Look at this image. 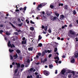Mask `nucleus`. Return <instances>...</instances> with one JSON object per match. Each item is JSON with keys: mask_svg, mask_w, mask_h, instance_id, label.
I'll list each match as a JSON object with an SVG mask.
<instances>
[{"mask_svg": "<svg viewBox=\"0 0 78 78\" xmlns=\"http://www.w3.org/2000/svg\"><path fill=\"white\" fill-rule=\"evenodd\" d=\"M76 34L75 32L74 31H72V30H69V33H68V36L70 37H73V35Z\"/></svg>", "mask_w": 78, "mask_h": 78, "instance_id": "nucleus-1", "label": "nucleus"}, {"mask_svg": "<svg viewBox=\"0 0 78 78\" xmlns=\"http://www.w3.org/2000/svg\"><path fill=\"white\" fill-rule=\"evenodd\" d=\"M19 9L20 11L22 10L23 12V13H25V12L26 9H27V7H26V6L24 7L23 8H20Z\"/></svg>", "mask_w": 78, "mask_h": 78, "instance_id": "nucleus-2", "label": "nucleus"}, {"mask_svg": "<svg viewBox=\"0 0 78 78\" xmlns=\"http://www.w3.org/2000/svg\"><path fill=\"white\" fill-rule=\"evenodd\" d=\"M51 20H52V21H54L55 20H57V17L56 16H52L50 18Z\"/></svg>", "mask_w": 78, "mask_h": 78, "instance_id": "nucleus-3", "label": "nucleus"}, {"mask_svg": "<svg viewBox=\"0 0 78 78\" xmlns=\"http://www.w3.org/2000/svg\"><path fill=\"white\" fill-rule=\"evenodd\" d=\"M44 74L46 76H48L49 75V73L48 71L44 70Z\"/></svg>", "mask_w": 78, "mask_h": 78, "instance_id": "nucleus-4", "label": "nucleus"}, {"mask_svg": "<svg viewBox=\"0 0 78 78\" xmlns=\"http://www.w3.org/2000/svg\"><path fill=\"white\" fill-rule=\"evenodd\" d=\"M42 7V5L40 4L38 5V7L37 8V9L38 11H40V8H41Z\"/></svg>", "mask_w": 78, "mask_h": 78, "instance_id": "nucleus-5", "label": "nucleus"}, {"mask_svg": "<svg viewBox=\"0 0 78 78\" xmlns=\"http://www.w3.org/2000/svg\"><path fill=\"white\" fill-rule=\"evenodd\" d=\"M15 64L16 65V68H17V69H19V68L20 67V63L16 62Z\"/></svg>", "mask_w": 78, "mask_h": 78, "instance_id": "nucleus-6", "label": "nucleus"}, {"mask_svg": "<svg viewBox=\"0 0 78 78\" xmlns=\"http://www.w3.org/2000/svg\"><path fill=\"white\" fill-rule=\"evenodd\" d=\"M8 47H10L11 48H12V45L11 44V42L10 41H9V42L8 43Z\"/></svg>", "mask_w": 78, "mask_h": 78, "instance_id": "nucleus-7", "label": "nucleus"}, {"mask_svg": "<svg viewBox=\"0 0 78 78\" xmlns=\"http://www.w3.org/2000/svg\"><path fill=\"white\" fill-rule=\"evenodd\" d=\"M67 73H71L73 74V76H74L75 75V72H74V71H73L71 72V71L69 70L67 72Z\"/></svg>", "mask_w": 78, "mask_h": 78, "instance_id": "nucleus-8", "label": "nucleus"}, {"mask_svg": "<svg viewBox=\"0 0 78 78\" xmlns=\"http://www.w3.org/2000/svg\"><path fill=\"white\" fill-rule=\"evenodd\" d=\"M64 18V16L63 15H62L60 16V18L59 19L60 20H63V19Z\"/></svg>", "mask_w": 78, "mask_h": 78, "instance_id": "nucleus-9", "label": "nucleus"}, {"mask_svg": "<svg viewBox=\"0 0 78 78\" xmlns=\"http://www.w3.org/2000/svg\"><path fill=\"white\" fill-rule=\"evenodd\" d=\"M26 43H27L26 40L23 41L21 42V44L22 45H23V44H26Z\"/></svg>", "mask_w": 78, "mask_h": 78, "instance_id": "nucleus-10", "label": "nucleus"}, {"mask_svg": "<svg viewBox=\"0 0 78 78\" xmlns=\"http://www.w3.org/2000/svg\"><path fill=\"white\" fill-rule=\"evenodd\" d=\"M42 37H41V35H39L38 36V41L39 42V41L41 39H42Z\"/></svg>", "mask_w": 78, "mask_h": 78, "instance_id": "nucleus-11", "label": "nucleus"}, {"mask_svg": "<svg viewBox=\"0 0 78 78\" xmlns=\"http://www.w3.org/2000/svg\"><path fill=\"white\" fill-rule=\"evenodd\" d=\"M61 72L62 75H64V73H65L66 72V70L63 69L62 70Z\"/></svg>", "mask_w": 78, "mask_h": 78, "instance_id": "nucleus-12", "label": "nucleus"}, {"mask_svg": "<svg viewBox=\"0 0 78 78\" xmlns=\"http://www.w3.org/2000/svg\"><path fill=\"white\" fill-rule=\"evenodd\" d=\"M13 57H15V58H14L15 59H17V57H18V55H17V53H16L15 55H14L13 56Z\"/></svg>", "mask_w": 78, "mask_h": 78, "instance_id": "nucleus-13", "label": "nucleus"}, {"mask_svg": "<svg viewBox=\"0 0 78 78\" xmlns=\"http://www.w3.org/2000/svg\"><path fill=\"white\" fill-rule=\"evenodd\" d=\"M9 24L10 25H11L12 26V27H13V28H15V29H16V27H15V26H14V25H13V24H12V23H11V22L9 23Z\"/></svg>", "mask_w": 78, "mask_h": 78, "instance_id": "nucleus-14", "label": "nucleus"}, {"mask_svg": "<svg viewBox=\"0 0 78 78\" xmlns=\"http://www.w3.org/2000/svg\"><path fill=\"white\" fill-rule=\"evenodd\" d=\"M33 48H28V50L29 51H33Z\"/></svg>", "mask_w": 78, "mask_h": 78, "instance_id": "nucleus-15", "label": "nucleus"}, {"mask_svg": "<svg viewBox=\"0 0 78 78\" xmlns=\"http://www.w3.org/2000/svg\"><path fill=\"white\" fill-rule=\"evenodd\" d=\"M71 63H74L75 62V59L73 58L72 59H71Z\"/></svg>", "mask_w": 78, "mask_h": 78, "instance_id": "nucleus-16", "label": "nucleus"}, {"mask_svg": "<svg viewBox=\"0 0 78 78\" xmlns=\"http://www.w3.org/2000/svg\"><path fill=\"white\" fill-rule=\"evenodd\" d=\"M16 52L18 53V54H19L20 53V50L17 49L16 51Z\"/></svg>", "mask_w": 78, "mask_h": 78, "instance_id": "nucleus-17", "label": "nucleus"}, {"mask_svg": "<svg viewBox=\"0 0 78 78\" xmlns=\"http://www.w3.org/2000/svg\"><path fill=\"white\" fill-rule=\"evenodd\" d=\"M47 28H48V26H45V27L44 28V30L45 31H47Z\"/></svg>", "mask_w": 78, "mask_h": 78, "instance_id": "nucleus-18", "label": "nucleus"}, {"mask_svg": "<svg viewBox=\"0 0 78 78\" xmlns=\"http://www.w3.org/2000/svg\"><path fill=\"white\" fill-rule=\"evenodd\" d=\"M38 46L39 47H41L42 46V43H39L38 44Z\"/></svg>", "mask_w": 78, "mask_h": 78, "instance_id": "nucleus-19", "label": "nucleus"}, {"mask_svg": "<svg viewBox=\"0 0 78 78\" xmlns=\"http://www.w3.org/2000/svg\"><path fill=\"white\" fill-rule=\"evenodd\" d=\"M9 51L10 53H12V52L14 51V50H13V49H9Z\"/></svg>", "mask_w": 78, "mask_h": 78, "instance_id": "nucleus-20", "label": "nucleus"}, {"mask_svg": "<svg viewBox=\"0 0 78 78\" xmlns=\"http://www.w3.org/2000/svg\"><path fill=\"white\" fill-rule=\"evenodd\" d=\"M22 25H23V23H21L18 24V25L19 26V27H22Z\"/></svg>", "mask_w": 78, "mask_h": 78, "instance_id": "nucleus-21", "label": "nucleus"}, {"mask_svg": "<svg viewBox=\"0 0 78 78\" xmlns=\"http://www.w3.org/2000/svg\"><path fill=\"white\" fill-rule=\"evenodd\" d=\"M45 52L44 51H43L42 52V55H41V56H44L45 55Z\"/></svg>", "mask_w": 78, "mask_h": 78, "instance_id": "nucleus-22", "label": "nucleus"}, {"mask_svg": "<svg viewBox=\"0 0 78 78\" xmlns=\"http://www.w3.org/2000/svg\"><path fill=\"white\" fill-rule=\"evenodd\" d=\"M47 14L48 16H50L51 15V14L49 12H47Z\"/></svg>", "mask_w": 78, "mask_h": 78, "instance_id": "nucleus-23", "label": "nucleus"}, {"mask_svg": "<svg viewBox=\"0 0 78 78\" xmlns=\"http://www.w3.org/2000/svg\"><path fill=\"white\" fill-rule=\"evenodd\" d=\"M18 68H16L15 69V73H17V71H18Z\"/></svg>", "mask_w": 78, "mask_h": 78, "instance_id": "nucleus-24", "label": "nucleus"}, {"mask_svg": "<svg viewBox=\"0 0 78 78\" xmlns=\"http://www.w3.org/2000/svg\"><path fill=\"white\" fill-rule=\"evenodd\" d=\"M64 9H68V7H67V5H66L64 6Z\"/></svg>", "mask_w": 78, "mask_h": 78, "instance_id": "nucleus-25", "label": "nucleus"}, {"mask_svg": "<svg viewBox=\"0 0 78 78\" xmlns=\"http://www.w3.org/2000/svg\"><path fill=\"white\" fill-rule=\"evenodd\" d=\"M48 32L49 33H51V29L49 28L48 30Z\"/></svg>", "mask_w": 78, "mask_h": 78, "instance_id": "nucleus-26", "label": "nucleus"}, {"mask_svg": "<svg viewBox=\"0 0 78 78\" xmlns=\"http://www.w3.org/2000/svg\"><path fill=\"white\" fill-rule=\"evenodd\" d=\"M50 7L51 9H53V8H54V6L52 5H50Z\"/></svg>", "mask_w": 78, "mask_h": 78, "instance_id": "nucleus-27", "label": "nucleus"}, {"mask_svg": "<svg viewBox=\"0 0 78 78\" xmlns=\"http://www.w3.org/2000/svg\"><path fill=\"white\" fill-rule=\"evenodd\" d=\"M49 67L50 69H51L52 67H53V66L52 65H49Z\"/></svg>", "mask_w": 78, "mask_h": 78, "instance_id": "nucleus-28", "label": "nucleus"}, {"mask_svg": "<svg viewBox=\"0 0 78 78\" xmlns=\"http://www.w3.org/2000/svg\"><path fill=\"white\" fill-rule=\"evenodd\" d=\"M47 61V58H45L44 60L43 61V63H44L45 62H46Z\"/></svg>", "mask_w": 78, "mask_h": 78, "instance_id": "nucleus-29", "label": "nucleus"}, {"mask_svg": "<svg viewBox=\"0 0 78 78\" xmlns=\"http://www.w3.org/2000/svg\"><path fill=\"white\" fill-rule=\"evenodd\" d=\"M30 29L31 31H33L34 30V28L33 27H31L30 28Z\"/></svg>", "mask_w": 78, "mask_h": 78, "instance_id": "nucleus-30", "label": "nucleus"}, {"mask_svg": "<svg viewBox=\"0 0 78 78\" xmlns=\"http://www.w3.org/2000/svg\"><path fill=\"white\" fill-rule=\"evenodd\" d=\"M55 15H56V16L57 17H59V13H56L55 14Z\"/></svg>", "mask_w": 78, "mask_h": 78, "instance_id": "nucleus-31", "label": "nucleus"}, {"mask_svg": "<svg viewBox=\"0 0 78 78\" xmlns=\"http://www.w3.org/2000/svg\"><path fill=\"white\" fill-rule=\"evenodd\" d=\"M25 67V65L23 64H22L21 65L20 67L21 68H23Z\"/></svg>", "mask_w": 78, "mask_h": 78, "instance_id": "nucleus-32", "label": "nucleus"}, {"mask_svg": "<svg viewBox=\"0 0 78 78\" xmlns=\"http://www.w3.org/2000/svg\"><path fill=\"white\" fill-rule=\"evenodd\" d=\"M57 50H58V48H55L54 49V52H56V51H57Z\"/></svg>", "mask_w": 78, "mask_h": 78, "instance_id": "nucleus-33", "label": "nucleus"}, {"mask_svg": "<svg viewBox=\"0 0 78 78\" xmlns=\"http://www.w3.org/2000/svg\"><path fill=\"white\" fill-rule=\"evenodd\" d=\"M73 14H74V15H75V14H76V11L75 10H73Z\"/></svg>", "mask_w": 78, "mask_h": 78, "instance_id": "nucleus-34", "label": "nucleus"}, {"mask_svg": "<svg viewBox=\"0 0 78 78\" xmlns=\"http://www.w3.org/2000/svg\"><path fill=\"white\" fill-rule=\"evenodd\" d=\"M63 4L62 3H59L58 4V6H63Z\"/></svg>", "mask_w": 78, "mask_h": 78, "instance_id": "nucleus-35", "label": "nucleus"}, {"mask_svg": "<svg viewBox=\"0 0 78 78\" xmlns=\"http://www.w3.org/2000/svg\"><path fill=\"white\" fill-rule=\"evenodd\" d=\"M26 22L27 23V24H29V23H30V21H28L27 19L26 20Z\"/></svg>", "mask_w": 78, "mask_h": 78, "instance_id": "nucleus-36", "label": "nucleus"}, {"mask_svg": "<svg viewBox=\"0 0 78 78\" xmlns=\"http://www.w3.org/2000/svg\"><path fill=\"white\" fill-rule=\"evenodd\" d=\"M30 23H32V24H34V23H34V22H33V21H32V20L30 21Z\"/></svg>", "mask_w": 78, "mask_h": 78, "instance_id": "nucleus-37", "label": "nucleus"}, {"mask_svg": "<svg viewBox=\"0 0 78 78\" xmlns=\"http://www.w3.org/2000/svg\"><path fill=\"white\" fill-rule=\"evenodd\" d=\"M8 36L10 34V33H8V32H6L5 33Z\"/></svg>", "mask_w": 78, "mask_h": 78, "instance_id": "nucleus-38", "label": "nucleus"}, {"mask_svg": "<svg viewBox=\"0 0 78 78\" xmlns=\"http://www.w3.org/2000/svg\"><path fill=\"white\" fill-rule=\"evenodd\" d=\"M37 55H38L39 56H41V53H38Z\"/></svg>", "mask_w": 78, "mask_h": 78, "instance_id": "nucleus-39", "label": "nucleus"}, {"mask_svg": "<svg viewBox=\"0 0 78 78\" xmlns=\"http://www.w3.org/2000/svg\"><path fill=\"white\" fill-rule=\"evenodd\" d=\"M30 62V59H28L27 61V63H29Z\"/></svg>", "mask_w": 78, "mask_h": 78, "instance_id": "nucleus-40", "label": "nucleus"}, {"mask_svg": "<svg viewBox=\"0 0 78 78\" xmlns=\"http://www.w3.org/2000/svg\"><path fill=\"white\" fill-rule=\"evenodd\" d=\"M14 34H16V35H19V33L17 32H15Z\"/></svg>", "mask_w": 78, "mask_h": 78, "instance_id": "nucleus-41", "label": "nucleus"}, {"mask_svg": "<svg viewBox=\"0 0 78 78\" xmlns=\"http://www.w3.org/2000/svg\"><path fill=\"white\" fill-rule=\"evenodd\" d=\"M2 33H3V31L2 30H0V34H2Z\"/></svg>", "mask_w": 78, "mask_h": 78, "instance_id": "nucleus-42", "label": "nucleus"}, {"mask_svg": "<svg viewBox=\"0 0 78 78\" xmlns=\"http://www.w3.org/2000/svg\"><path fill=\"white\" fill-rule=\"evenodd\" d=\"M52 56V55L51 54H49L48 55V58H50L51 57V56Z\"/></svg>", "mask_w": 78, "mask_h": 78, "instance_id": "nucleus-43", "label": "nucleus"}, {"mask_svg": "<svg viewBox=\"0 0 78 78\" xmlns=\"http://www.w3.org/2000/svg\"><path fill=\"white\" fill-rule=\"evenodd\" d=\"M16 31L19 33V32H20L21 31V30H18L16 29Z\"/></svg>", "mask_w": 78, "mask_h": 78, "instance_id": "nucleus-44", "label": "nucleus"}, {"mask_svg": "<svg viewBox=\"0 0 78 78\" xmlns=\"http://www.w3.org/2000/svg\"><path fill=\"white\" fill-rule=\"evenodd\" d=\"M10 59H13V57H12V55L10 56Z\"/></svg>", "mask_w": 78, "mask_h": 78, "instance_id": "nucleus-45", "label": "nucleus"}, {"mask_svg": "<svg viewBox=\"0 0 78 78\" xmlns=\"http://www.w3.org/2000/svg\"><path fill=\"white\" fill-rule=\"evenodd\" d=\"M42 6L43 7V6H45V3H43V4H42Z\"/></svg>", "mask_w": 78, "mask_h": 78, "instance_id": "nucleus-46", "label": "nucleus"}, {"mask_svg": "<svg viewBox=\"0 0 78 78\" xmlns=\"http://www.w3.org/2000/svg\"><path fill=\"white\" fill-rule=\"evenodd\" d=\"M18 20L19 22H21V21H20V18L18 19Z\"/></svg>", "mask_w": 78, "mask_h": 78, "instance_id": "nucleus-47", "label": "nucleus"}, {"mask_svg": "<svg viewBox=\"0 0 78 78\" xmlns=\"http://www.w3.org/2000/svg\"><path fill=\"white\" fill-rule=\"evenodd\" d=\"M55 74H57V73H58V70H55Z\"/></svg>", "mask_w": 78, "mask_h": 78, "instance_id": "nucleus-48", "label": "nucleus"}, {"mask_svg": "<svg viewBox=\"0 0 78 78\" xmlns=\"http://www.w3.org/2000/svg\"><path fill=\"white\" fill-rule=\"evenodd\" d=\"M4 39L5 40V41H7V38L6 37H4Z\"/></svg>", "mask_w": 78, "mask_h": 78, "instance_id": "nucleus-49", "label": "nucleus"}, {"mask_svg": "<svg viewBox=\"0 0 78 78\" xmlns=\"http://www.w3.org/2000/svg\"><path fill=\"white\" fill-rule=\"evenodd\" d=\"M41 28L42 29H44V28H45V27L44 26H42L41 27Z\"/></svg>", "mask_w": 78, "mask_h": 78, "instance_id": "nucleus-50", "label": "nucleus"}, {"mask_svg": "<svg viewBox=\"0 0 78 78\" xmlns=\"http://www.w3.org/2000/svg\"><path fill=\"white\" fill-rule=\"evenodd\" d=\"M55 62L56 64H58V60H55Z\"/></svg>", "mask_w": 78, "mask_h": 78, "instance_id": "nucleus-51", "label": "nucleus"}, {"mask_svg": "<svg viewBox=\"0 0 78 78\" xmlns=\"http://www.w3.org/2000/svg\"><path fill=\"white\" fill-rule=\"evenodd\" d=\"M33 70V68H31L30 69V71H32Z\"/></svg>", "mask_w": 78, "mask_h": 78, "instance_id": "nucleus-52", "label": "nucleus"}, {"mask_svg": "<svg viewBox=\"0 0 78 78\" xmlns=\"http://www.w3.org/2000/svg\"><path fill=\"white\" fill-rule=\"evenodd\" d=\"M16 12H19V10L18 9H16Z\"/></svg>", "mask_w": 78, "mask_h": 78, "instance_id": "nucleus-53", "label": "nucleus"}, {"mask_svg": "<svg viewBox=\"0 0 78 78\" xmlns=\"http://www.w3.org/2000/svg\"><path fill=\"white\" fill-rule=\"evenodd\" d=\"M58 56H57L56 57H55L54 58V59H56L58 58Z\"/></svg>", "mask_w": 78, "mask_h": 78, "instance_id": "nucleus-54", "label": "nucleus"}, {"mask_svg": "<svg viewBox=\"0 0 78 78\" xmlns=\"http://www.w3.org/2000/svg\"><path fill=\"white\" fill-rule=\"evenodd\" d=\"M57 39H58V40H60V39H61V38H60V37H58L57 38Z\"/></svg>", "mask_w": 78, "mask_h": 78, "instance_id": "nucleus-55", "label": "nucleus"}, {"mask_svg": "<svg viewBox=\"0 0 78 78\" xmlns=\"http://www.w3.org/2000/svg\"><path fill=\"white\" fill-rule=\"evenodd\" d=\"M19 58L20 59V60H22V57L21 56H20Z\"/></svg>", "mask_w": 78, "mask_h": 78, "instance_id": "nucleus-56", "label": "nucleus"}, {"mask_svg": "<svg viewBox=\"0 0 78 78\" xmlns=\"http://www.w3.org/2000/svg\"><path fill=\"white\" fill-rule=\"evenodd\" d=\"M37 78H39V75H38L37 76H36Z\"/></svg>", "mask_w": 78, "mask_h": 78, "instance_id": "nucleus-57", "label": "nucleus"}, {"mask_svg": "<svg viewBox=\"0 0 78 78\" xmlns=\"http://www.w3.org/2000/svg\"><path fill=\"white\" fill-rule=\"evenodd\" d=\"M22 40H23V41H25V37H23L22 38Z\"/></svg>", "mask_w": 78, "mask_h": 78, "instance_id": "nucleus-58", "label": "nucleus"}, {"mask_svg": "<svg viewBox=\"0 0 78 78\" xmlns=\"http://www.w3.org/2000/svg\"><path fill=\"white\" fill-rule=\"evenodd\" d=\"M62 58H66V56H65V55H63L62 56Z\"/></svg>", "mask_w": 78, "mask_h": 78, "instance_id": "nucleus-59", "label": "nucleus"}, {"mask_svg": "<svg viewBox=\"0 0 78 78\" xmlns=\"http://www.w3.org/2000/svg\"><path fill=\"white\" fill-rule=\"evenodd\" d=\"M41 63H43V61H42V58H41Z\"/></svg>", "mask_w": 78, "mask_h": 78, "instance_id": "nucleus-60", "label": "nucleus"}, {"mask_svg": "<svg viewBox=\"0 0 78 78\" xmlns=\"http://www.w3.org/2000/svg\"><path fill=\"white\" fill-rule=\"evenodd\" d=\"M12 64L13 66H14V65H15V63L14 62H12Z\"/></svg>", "mask_w": 78, "mask_h": 78, "instance_id": "nucleus-61", "label": "nucleus"}, {"mask_svg": "<svg viewBox=\"0 0 78 78\" xmlns=\"http://www.w3.org/2000/svg\"><path fill=\"white\" fill-rule=\"evenodd\" d=\"M42 33H43V34H46V32L43 31V32H42Z\"/></svg>", "mask_w": 78, "mask_h": 78, "instance_id": "nucleus-62", "label": "nucleus"}, {"mask_svg": "<svg viewBox=\"0 0 78 78\" xmlns=\"http://www.w3.org/2000/svg\"><path fill=\"white\" fill-rule=\"evenodd\" d=\"M71 76L70 75H69V76H68V78H71Z\"/></svg>", "mask_w": 78, "mask_h": 78, "instance_id": "nucleus-63", "label": "nucleus"}, {"mask_svg": "<svg viewBox=\"0 0 78 78\" xmlns=\"http://www.w3.org/2000/svg\"><path fill=\"white\" fill-rule=\"evenodd\" d=\"M10 68H12V65H11L10 66Z\"/></svg>", "mask_w": 78, "mask_h": 78, "instance_id": "nucleus-64", "label": "nucleus"}]
</instances>
